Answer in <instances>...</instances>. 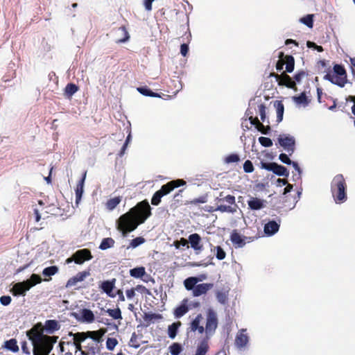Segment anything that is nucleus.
Returning a JSON list of instances; mask_svg holds the SVG:
<instances>
[{"mask_svg": "<svg viewBox=\"0 0 355 355\" xmlns=\"http://www.w3.org/2000/svg\"><path fill=\"white\" fill-rule=\"evenodd\" d=\"M257 237L254 236H242L236 230L232 232L230 240L236 248H243L247 243L254 241Z\"/></svg>", "mask_w": 355, "mask_h": 355, "instance_id": "1a4fd4ad", "label": "nucleus"}, {"mask_svg": "<svg viewBox=\"0 0 355 355\" xmlns=\"http://www.w3.org/2000/svg\"><path fill=\"white\" fill-rule=\"evenodd\" d=\"M106 313L110 317H112V318H114L115 320H118V319L121 320V319H122L121 311V309L119 308H116V309H108L106 311Z\"/></svg>", "mask_w": 355, "mask_h": 355, "instance_id": "37998d69", "label": "nucleus"}, {"mask_svg": "<svg viewBox=\"0 0 355 355\" xmlns=\"http://www.w3.org/2000/svg\"><path fill=\"white\" fill-rule=\"evenodd\" d=\"M279 224L275 220H270L264 226V232L268 236H272L278 232Z\"/></svg>", "mask_w": 355, "mask_h": 355, "instance_id": "4be33fe9", "label": "nucleus"}, {"mask_svg": "<svg viewBox=\"0 0 355 355\" xmlns=\"http://www.w3.org/2000/svg\"><path fill=\"white\" fill-rule=\"evenodd\" d=\"M187 303L188 300L184 299L182 301L181 304L177 308H175L173 313L175 318H180L189 311V309L187 306Z\"/></svg>", "mask_w": 355, "mask_h": 355, "instance_id": "5701e85b", "label": "nucleus"}, {"mask_svg": "<svg viewBox=\"0 0 355 355\" xmlns=\"http://www.w3.org/2000/svg\"><path fill=\"white\" fill-rule=\"evenodd\" d=\"M201 279L197 277H190L184 279V286L187 291H193L198 282Z\"/></svg>", "mask_w": 355, "mask_h": 355, "instance_id": "7c9ffc66", "label": "nucleus"}, {"mask_svg": "<svg viewBox=\"0 0 355 355\" xmlns=\"http://www.w3.org/2000/svg\"><path fill=\"white\" fill-rule=\"evenodd\" d=\"M90 275V270H87L78 272L75 276L69 278L66 284L67 288H71L75 286L78 282H83Z\"/></svg>", "mask_w": 355, "mask_h": 355, "instance_id": "ddd939ff", "label": "nucleus"}, {"mask_svg": "<svg viewBox=\"0 0 355 355\" xmlns=\"http://www.w3.org/2000/svg\"><path fill=\"white\" fill-rule=\"evenodd\" d=\"M208 338H203L197 347L194 355H205L209 350Z\"/></svg>", "mask_w": 355, "mask_h": 355, "instance_id": "c85d7f7f", "label": "nucleus"}, {"mask_svg": "<svg viewBox=\"0 0 355 355\" xmlns=\"http://www.w3.org/2000/svg\"><path fill=\"white\" fill-rule=\"evenodd\" d=\"M240 158L237 154H230L225 157V162L227 164L238 162Z\"/></svg>", "mask_w": 355, "mask_h": 355, "instance_id": "4d7b16f0", "label": "nucleus"}, {"mask_svg": "<svg viewBox=\"0 0 355 355\" xmlns=\"http://www.w3.org/2000/svg\"><path fill=\"white\" fill-rule=\"evenodd\" d=\"M207 201V196L204 195L198 198H194L189 202L191 205H198L200 203H205Z\"/></svg>", "mask_w": 355, "mask_h": 355, "instance_id": "864d4df0", "label": "nucleus"}, {"mask_svg": "<svg viewBox=\"0 0 355 355\" xmlns=\"http://www.w3.org/2000/svg\"><path fill=\"white\" fill-rule=\"evenodd\" d=\"M216 297L218 302L222 304H225L228 300V293L227 292L218 291L216 293Z\"/></svg>", "mask_w": 355, "mask_h": 355, "instance_id": "ea45409f", "label": "nucleus"}, {"mask_svg": "<svg viewBox=\"0 0 355 355\" xmlns=\"http://www.w3.org/2000/svg\"><path fill=\"white\" fill-rule=\"evenodd\" d=\"M69 336H73V342L78 343H81L87 338L86 332H78L75 334L69 332Z\"/></svg>", "mask_w": 355, "mask_h": 355, "instance_id": "4c0bfd02", "label": "nucleus"}, {"mask_svg": "<svg viewBox=\"0 0 355 355\" xmlns=\"http://www.w3.org/2000/svg\"><path fill=\"white\" fill-rule=\"evenodd\" d=\"M278 142L291 155L295 151V139L291 136L280 135Z\"/></svg>", "mask_w": 355, "mask_h": 355, "instance_id": "f8f14e48", "label": "nucleus"}, {"mask_svg": "<svg viewBox=\"0 0 355 355\" xmlns=\"http://www.w3.org/2000/svg\"><path fill=\"white\" fill-rule=\"evenodd\" d=\"M162 315L157 313H145L144 315V320L148 323L147 325L150 324L153 320L161 319Z\"/></svg>", "mask_w": 355, "mask_h": 355, "instance_id": "c03bdc74", "label": "nucleus"}, {"mask_svg": "<svg viewBox=\"0 0 355 355\" xmlns=\"http://www.w3.org/2000/svg\"><path fill=\"white\" fill-rule=\"evenodd\" d=\"M186 182L182 179L172 180L162 186L159 190L157 191L151 198V204L157 206L161 202V199L164 196L168 195L175 188L183 186Z\"/></svg>", "mask_w": 355, "mask_h": 355, "instance_id": "423d86ee", "label": "nucleus"}, {"mask_svg": "<svg viewBox=\"0 0 355 355\" xmlns=\"http://www.w3.org/2000/svg\"><path fill=\"white\" fill-rule=\"evenodd\" d=\"M44 328L41 323L34 325L26 332L28 339L33 346V355H49L58 337L44 335Z\"/></svg>", "mask_w": 355, "mask_h": 355, "instance_id": "f03ea898", "label": "nucleus"}, {"mask_svg": "<svg viewBox=\"0 0 355 355\" xmlns=\"http://www.w3.org/2000/svg\"><path fill=\"white\" fill-rule=\"evenodd\" d=\"M249 121L251 124L255 125L256 128L263 135H268L270 130V125H263L257 117L250 116Z\"/></svg>", "mask_w": 355, "mask_h": 355, "instance_id": "6ab92c4d", "label": "nucleus"}, {"mask_svg": "<svg viewBox=\"0 0 355 355\" xmlns=\"http://www.w3.org/2000/svg\"><path fill=\"white\" fill-rule=\"evenodd\" d=\"M114 240L112 238H105L102 240L99 248L102 250L112 248L114 245Z\"/></svg>", "mask_w": 355, "mask_h": 355, "instance_id": "e433bc0d", "label": "nucleus"}, {"mask_svg": "<svg viewBox=\"0 0 355 355\" xmlns=\"http://www.w3.org/2000/svg\"><path fill=\"white\" fill-rule=\"evenodd\" d=\"M306 45H307V46L309 48H314L318 52H322L323 51V48H322V46H318V45H317L315 43H314L313 42L308 41Z\"/></svg>", "mask_w": 355, "mask_h": 355, "instance_id": "774afa93", "label": "nucleus"}, {"mask_svg": "<svg viewBox=\"0 0 355 355\" xmlns=\"http://www.w3.org/2000/svg\"><path fill=\"white\" fill-rule=\"evenodd\" d=\"M130 342L131 343V346L135 348H138L140 346V344L137 341V335L135 332L132 334Z\"/></svg>", "mask_w": 355, "mask_h": 355, "instance_id": "e2e57ef3", "label": "nucleus"}, {"mask_svg": "<svg viewBox=\"0 0 355 355\" xmlns=\"http://www.w3.org/2000/svg\"><path fill=\"white\" fill-rule=\"evenodd\" d=\"M259 141L261 144V145L264 147H270L272 146V141L268 137H260L259 138Z\"/></svg>", "mask_w": 355, "mask_h": 355, "instance_id": "5fc2aeb1", "label": "nucleus"}, {"mask_svg": "<svg viewBox=\"0 0 355 355\" xmlns=\"http://www.w3.org/2000/svg\"><path fill=\"white\" fill-rule=\"evenodd\" d=\"M202 239L200 236L194 233L189 236V241L191 244V247L196 251V254H198L203 250V245L201 243Z\"/></svg>", "mask_w": 355, "mask_h": 355, "instance_id": "4468645a", "label": "nucleus"}, {"mask_svg": "<svg viewBox=\"0 0 355 355\" xmlns=\"http://www.w3.org/2000/svg\"><path fill=\"white\" fill-rule=\"evenodd\" d=\"M259 112L260 115L261 120L264 122L266 117V106L264 104H260L259 106Z\"/></svg>", "mask_w": 355, "mask_h": 355, "instance_id": "680f3d73", "label": "nucleus"}, {"mask_svg": "<svg viewBox=\"0 0 355 355\" xmlns=\"http://www.w3.org/2000/svg\"><path fill=\"white\" fill-rule=\"evenodd\" d=\"M216 258L218 259V260H223L225 258V251L223 250V249L220 247V246H216Z\"/></svg>", "mask_w": 355, "mask_h": 355, "instance_id": "052dcab7", "label": "nucleus"}, {"mask_svg": "<svg viewBox=\"0 0 355 355\" xmlns=\"http://www.w3.org/2000/svg\"><path fill=\"white\" fill-rule=\"evenodd\" d=\"M293 100L295 103L298 104L307 103V97L304 92H302L300 95L297 96H294Z\"/></svg>", "mask_w": 355, "mask_h": 355, "instance_id": "603ef678", "label": "nucleus"}, {"mask_svg": "<svg viewBox=\"0 0 355 355\" xmlns=\"http://www.w3.org/2000/svg\"><path fill=\"white\" fill-rule=\"evenodd\" d=\"M243 170L245 173H252L254 171V166L250 160H246L243 164Z\"/></svg>", "mask_w": 355, "mask_h": 355, "instance_id": "13d9d810", "label": "nucleus"}, {"mask_svg": "<svg viewBox=\"0 0 355 355\" xmlns=\"http://www.w3.org/2000/svg\"><path fill=\"white\" fill-rule=\"evenodd\" d=\"M300 22L303 23L309 28H313V15H307L300 19Z\"/></svg>", "mask_w": 355, "mask_h": 355, "instance_id": "a18cd8bd", "label": "nucleus"}, {"mask_svg": "<svg viewBox=\"0 0 355 355\" xmlns=\"http://www.w3.org/2000/svg\"><path fill=\"white\" fill-rule=\"evenodd\" d=\"M116 279L113 278L109 281H105L101 284V288L102 290L110 297H114L116 295L112 293V290L114 288Z\"/></svg>", "mask_w": 355, "mask_h": 355, "instance_id": "412c9836", "label": "nucleus"}, {"mask_svg": "<svg viewBox=\"0 0 355 355\" xmlns=\"http://www.w3.org/2000/svg\"><path fill=\"white\" fill-rule=\"evenodd\" d=\"M284 65H286V73H292L295 69V58L291 55H286L284 60Z\"/></svg>", "mask_w": 355, "mask_h": 355, "instance_id": "2f4dec72", "label": "nucleus"}, {"mask_svg": "<svg viewBox=\"0 0 355 355\" xmlns=\"http://www.w3.org/2000/svg\"><path fill=\"white\" fill-rule=\"evenodd\" d=\"M151 208L147 200H143L121 215L116 221V227L123 236L134 231L151 215Z\"/></svg>", "mask_w": 355, "mask_h": 355, "instance_id": "f257e3e1", "label": "nucleus"}, {"mask_svg": "<svg viewBox=\"0 0 355 355\" xmlns=\"http://www.w3.org/2000/svg\"><path fill=\"white\" fill-rule=\"evenodd\" d=\"M145 242V239L139 236L135 239H133L130 242V246L133 248H137V246L143 244Z\"/></svg>", "mask_w": 355, "mask_h": 355, "instance_id": "6e6d98bb", "label": "nucleus"}, {"mask_svg": "<svg viewBox=\"0 0 355 355\" xmlns=\"http://www.w3.org/2000/svg\"><path fill=\"white\" fill-rule=\"evenodd\" d=\"M137 90L139 93L141 94L146 96H150V97H159L160 96L151 91L150 89H148L147 87H138Z\"/></svg>", "mask_w": 355, "mask_h": 355, "instance_id": "a19ab883", "label": "nucleus"}, {"mask_svg": "<svg viewBox=\"0 0 355 355\" xmlns=\"http://www.w3.org/2000/svg\"><path fill=\"white\" fill-rule=\"evenodd\" d=\"M79 89L78 85L74 83H69L66 85L64 89V96L67 99H71L73 95L76 93Z\"/></svg>", "mask_w": 355, "mask_h": 355, "instance_id": "cd10ccee", "label": "nucleus"}, {"mask_svg": "<svg viewBox=\"0 0 355 355\" xmlns=\"http://www.w3.org/2000/svg\"><path fill=\"white\" fill-rule=\"evenodd\" d=\"M121 196H116L110 198L106 202L105 207L108 210L112 211L117 207L118 205H119V203L121 202Z\"/></svg>", "mask_w": 355, "mask_h": 355, "instance_id": "72a5a7b5", "label": "nucleus"}, {"mask_svg": "<svg viewBox=\"0 0 355 355\" xmlns=\"http://www.w3.org/2000/svg\"><path fill=\"white\" fill-rule=\"evenodd\" d=\"M11 297L8 295H3L0 297V302L3 306H8L11 302Z\"/></svg>", "mask_w": 355, "mask_h": 355, "instance_id": "69168bd1", "label": "nucleus"}, {"mask_svg": "<svg viewBox=\"0 0 355 355\" xmlns=\"http://www.w3.org/2000/svg\"><path fill=\"white\" fill-rule=\"evenodd\" d=\"M169 349L172 355H179L182 351L181 345L177 343H173L170 346Z\"/></svg>", "mask_w": 355, "mask_h": 355, "instance_id": "de8ad7c7", "label": "nucleus"}, {"mask_svg": "<svg viewBox=\"0 0 355 355\" xmlns=\"http://www.w3.org/2000/svg\"><path fill=\"white\" fill-rule=\"evenodd\" d=\"M105 330L100 329L97 331H88L86 332L87 338H92L96 343L102 341V337L105 334Z\"/></svg>", "mask_w": 355, "mask_h": 355, "instance_id": "a878e982", "label": "nucleus"}, {"mask_svg": "<svg viewBox=\"0 0 355 355\" xmlns=\"http://www.w3.org/2000/svg\"><path fill=\"white\" fill-rule=\"evenodd\" d=\"M116 35L115 41L116 43H122L127 42L129 38V34L125 26H121L114 31Z\"/></svg>", "mask_w": 355, "mask_h": 355, "instance_id": "f3484780", "label": "nucleus"}, {"mask_svg": "<svg viewBox=\"0 0 355 355\" xmlns=\"http://www.w3.org/2000/svg\"><path fill=\"white\" fill-rule=\"evenodd\" d=\"M146 274L145 268L143 266L137 267L130 270V276L135 278H141Z\"/></svg>", "mask_w": 355, "mask_h": 355, "instance_id": "c9c22d12", "label": "nucleus"}, {"mask_svg": "<svg viewBox=\"0 0 355 355\" xmlns=\"http://www.w3.org/2000/svg\"><path fill=\"white\" fill-rule=\"evenodd\" d=\"M333 70L334 74L331 73L330 67H329L323 79L340 87H344L347 83V74L344 66L336 64L333 67Z\"/></svg>", "mask_w": 355, "mask_h": 355, "instance_id": "20e7f679", "label": "nucleus"}, {"mask_svg": "<svg viewBox=\"0 0 355 355\" xmlns=\"http://www.w3.org/2000/svg\"><path fill=\"white\" fill-rule=\"evenodd\" d=\"M273 173L279 176H284L286 178L288 177L289 175V171L288 169L282 165H279L277 163H275Z\"/></svg>", "mask_w": 355, "mask_h": 355, "instance_id": "f704fd0d", "label": "nucleus"}, {"mask_svg": "<svg viewBox=\"0 0 355 355\" xmlns=\"http://www.w3.org/2000/svg\"><path fill=\"white\" fill-rule=\"evenodd\" d=\"M217 326L218 319L216 314L212 310H209L207 313L206 326L205 329L207 335L206 338H209V336H211L215 332Z\"/></svg>", "mask_w": 355, "mask_h": 355, "instance_id": "9d476101", "label": "nucleus"}, {"mask_svg": "<svg viewBox=\"0 0 355 355\" xmlns=\"http://www.w3.org/2000/svg\"><path fill=\"white\" fill-rule=\"evenodd\" d=\"M248 204L249 207L252 210H259L265 207L264 200L257 198H251V199L248 201Z\"/></svg>", "mask_w": 355, "mask_h": 355, "instance_id": "c756f323", "label": "nucleus"}, {"mask_svg": "<svg viewBox=\"0 0 355 355\" xmlns=\"http://www.w3.org/2000/svg\"><path fill=\"white\" fill-rule=\"evenodd\" d=\"M279 159L280 161L286 164L291 165L292 163V161L290 159V158L288 157V155L285 153H281L279 156Z\"/></svg>", "mask_w": 355, "mask_h": 355, "instance_id": "0e129e2a", "label": "nucleus"}, {"mask_svg": "<svg viewBox=\"0 0 355 355\" xmlns=\"http://www.w3.org/2000/svg\"><path fill=\"white\" fill-rule=\"evenodd\" d=\"M70 316L82 322L92 323L95 320L94 313L88 309H81L80 313L71 312Z\"/></svg>", "mask_w": 355, "mask_h": 355, "instance_id": "9b49d317", "label": "nucleus"}, {"mask_svg": "<svg viewBox=\"0 0 355 355\" xmlns=\"http://www.w3.org/2000/svg\"><path fill=\"white\" fill-rule=\"evenodd\" d=\"M214 286L213 284L211 283H202L197 284L192 291V294L194 297H199L202 295L206 294L210 289Z\"/></svg>", "mask_w": 355, "mask_h": 355, "instance_id": "2eb2a0df", "label": "nucleus"}, {"mask_svg": "<svg viewBox=\"0 0 355 355\" xmlns=\"http://www.w3.org/2000/svg\"><path fill=\"white\" fill-rule=\"evenodd\" d=\"M28 285H31V287L34 286L35 285L41 283L42 279L40 275L37 274H33L29 279H27L26 281Z\"/></svg>", "mask_w": 355, "mask_h": 355, "instance_id": "49530a36", "label": "nucleus"}, {"mask_svg": "<svg viewBox=\"0 0 355 355\" xmlns=\"http://www.w3.org/2000/svg\"><path fill=\"white\" fill-rule=\"evenodd\" d=\"M245 329H242L236 336L235 345L238 348H243L246 346L248 343V336L244 334Z\"/></svg>", "mask_w": 355, "mask_h": 355, "instance_id": "a211bd4d", "label": "nucleus"}, {"mask_svg": "<svg viewBox=\"0 0 355 355\" xmlns=\"http://www.w3.org/2000/svg\"><path fill=\"white\" fill-rule=\"evenodd\" d=\"M1 348L6 349V350L13 353H17L19 350L17 341L15 338H11L10 340H6Z\"/></svg>", "mask_w": 355, "mask_h": 355, "instance_id": "393cba45", "label": "nucleus"}, {"mask_svg": "<svg viewBox=\"0 0 355 355\" xmlns=\"http://www.w3.org/2000/svg\"><path fill=\"white\" fill-rule=\"evenodd\" d=\"M87 175V171L83 174L82 178L79 180L76 188V203L78 205L81 200L83 193L84 183Z\"/></svg>", "mask_w": 355, "mask_h": 355, "instance_id": "aec40b11", "label": "nucleus"}, {"mask_svg": "<svg viewBox=\"0 0 355 355\" xmlns=\"http://www.w3.org/2000/svg\"><path fill=\"white\" fill-rule=\"evenodd\" d=\"M308 76V73L304 71V70H300L297 71L295 74L293 76V80L295 81V83H300L302 80Z\"/></svg>", "mask_w": 355, "mask_h": 355, "instance_id": "09e8293b", "label": "nucleus"}, {"mask_svg": "<svg viewBox=\"0 0 355 355\" xmlns=\"http://www.w3.org/2000/svg\"><path fill=\"white\" fill-rule=\"evenodd\" d=\"M180 324L181 323L178 322H173L172 324L168 326V334L171 338H174L176 336L178 327L180 326Z\"/></svg>", "mask_w": 355, "mask_h": 355, "instance_id": "58836bf2", "label": "nucleus"}, {"mask_svg": "<svg viewBox=\"0 0 355 355\" xmlns=\"http://www.w3.org/2000/svg\"><path fill=\"white\" fill-rule=\"evenodd\" d=\"M347 184L342 174L336 175L331 185V191L334 200L336 203L340 204L347 200Z\"/></svg>", "mask_w": 355, "mask_h": 355, "instance_id": "7ed1b4c3", "label": "nucleus"}, {"mask_svg": "<svg viewBox=\"0 0 355 355\" xmlns=\"http://www.w3.org/2000/svg\"><path fill=\"white\" fill-rule=\"evenodd\" d=\"M117 344L118 341L116 338H108L106 341V347L109 350H113Z\"/></svg>", "mask_w": 355, "mask_h": 355, "instance_id": "8fccbe9b", "label": "nucleus"}, {"mask_svg": "<svg viewBox=\"0 0 355 355\" xmlns=\"http://www.w3.org/2000/svg\"><path fill=\"white\" fill-rule=\"evenodd\" d=\"M188 243L189 242L186 239L181 238L180 240L174 241L173 245L175 247L176 249H179L181 245L183 247H187V248H189V246Z\"/></svg>", "mask_w": 355, "mask_h": 355, "instance_id": "3c124183", "label": "nucleus"}, {"mask_svg": "<svg viewBox=\"0 0 355 355\" xmlns=\"http://www.w3.org/2000/svg\"><path fill=\"white\" fill-rule=\"evenodd\" d=\"M269 76L275 78L279 86H285L295 91L297 89L295 81L286 72H282L281 74L272 72L270 73Z\"/></svg>", "mask_w": 355, "mask_h": 355, "instance_id": "6e6552de", "label": "nucleus"}, {"mask_svg": "<svg viewBox=\"0 0 355 355\" xmlns=\"http://www.w3.org/2000/svg\"><path fill=\"white\" fill-rule=\"evenodd\" d=\"M217 203L225 201L228 205H220L216 207L208 206L206 207L205 211L213 212L219 211L220 212L234 213L236 211L237 205L236 204L235 197L232 195L223 196V192H220L219 197L216 198Z\"/></svg>", "mask_w": 355, "mask_h": 355, "instance_id": "39448f33", "label": "nucleus"}, {"mask_svg": "<svg viewBox=\"0 0 355 355\" xmlns=\"http://www.w3.org/2000/svg\"><path fill=\"white\" fill-rule=\"evenodd\" d=\"M60 328V325L57 320H48L45 322L44 329L49 334H53Z\"/></svg>", "mask_w": 355, "mask_h": 355, "instance_id": "bb28decb", "label": "nucleus"}, {"mask_svg": "<svg viewBox=\"0 0 355 355\" xmlns=\"http://www.w3.org/2000/svg\"><path fill=\"white\" fill-rule=\"evenodd\" d=\"M202 320L201 314L197 315L195 319L191 322L190 325V329L192 331H198L199 334H202L205 331L203 326L200 325V322Z\"/></svg>", "mask_w": 355, "mask_h": 355, "instance_id": "b1692460", "label": "nucleus"}, {"mask_svg": "<svg viewBox=\"0 0 355 355\" xmlns=\"http://www.w3.org/2000/svg\"><path fill=\"white\" fill-rule=\"evenodd\" d=\"M135 291L144 294H150V291L144 286L143 285H137L135 288Z\"/></svg>", "mask_w": 355, "mask_h": 355, "instance_id": "338daca9", "label": "nucleus"}, {"mask_svg": "<svg viewBox=\"0 0 355 355\" xmlns=\"http://www.w3.org/2000/svg\"><path fill=\"white\" fill-rule=\"evenodd\" d=\"M261 168H263V169H266L268 171H272L273 172V170H274V167H275V162H261Z\"/></svg>", "mask_w": 355, "mask_h": 355, "instance_id": "bf43d9fd", "label": "nucleus"}, {"mask_svg": "<svg viewBox=\"0 0 355 355\" xmlns=\"http://www.w3.org/2000/svg\"><path fill=\"white\" fill-rule=\"evenodd\" d=\"M58 267L56 266H52L45 268L42 271V275L44 277H51L55 275L58 272Z\"/></svg>", "mask_w": 355, "mask_h": 355, "instance_id": "79ce46f5", "label": "nucleus"}, {"mask_svg": "<svg viewBox=\"0 0 355 355\" xmlns=\"http://www.w3.org/2000/svg\"><path fill=\"white\" fill-rule=\"evenodd\" d=\"M31 288L26 281L16 283L12 288V293L15 295H25V293Z\"/></svg>", "mask_w": 355, "mask_h": 355, "instance_id": "dca6fc26", "label": "nucleus"}, {"mask_svg": "<svg viewBox=\"0 0 355 355\" xmlns=\"http://www.w3.org/2000/svg\"><path fill=\"white\" fill-rule=\"evenodd\" d=\"M93 258L91 251L89 249L84 248L75 252L71 257L67 258L65 261L67 264L73 261L76 264L82 265L85 261H89Z\"/></svg>", "mask_w": 355, "mask_h": 355, "instance_id": "0eeeda50", "label": "nucleus"}, {"mask_svg": "<svg viewBox=\"0 0 355 355\" xmlns=\"http://www.w3.org/2000/svg\"><path fill=\"white\" fill-rule=\"evenodd\" d=\"M277 111V122L279 123L283 119L284 106L282 101H277L274 103Z\"/></svg>", "mask_w": 355, "mask_h": 355, "instance_id": "473e14b6", "label": "nucleus"}]
</instances>
